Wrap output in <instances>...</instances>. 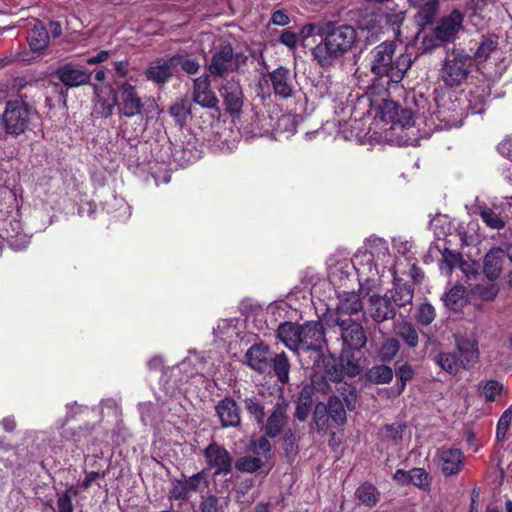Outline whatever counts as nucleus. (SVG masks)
I'll list each match as a JSON object with an SVG mask.
<instances>
[{"instance_id":"obj_1","label":"nucleus","mask_w":512,"mask_h":512,"mask_svg":"<svg viewBox=\"0 0 512 512\" xmlns=\"http://www.w3.org/2000/svg\"><path fill=\"white\" fill-rule=\"evenodd\" d=\"M321 40L311 49L313 60L322 68L331 67L356 43V29L349 24L328 21L318 29Z\"/></svg>"},{"instance_id":"obj_2","label":"nucleus","mask_w":512,"mask_h":512,"mask_svg":"<svg viewBox=\"0 0 512 512\" xmlns=\"http://www.w3.org/2000/svg\"><path fill=\"white\" fill-rule=\"evenodd\" d=\"M396 47L394 41H384L370 52L371 72L380 78L386 77L387 85L399 83L412 64L408 54L395 56Z\"/></svg>"},{"instance_id":"obj_3","label":"nucleus","mask_w":512,"mask_h":512,"mask_svg":"<svg viewBox=\"0 0 512 512\" xmlns=\"http://www.w3.org/2000/svg\"><path fill=\"white\" fill-rule=\"evenodd\" d=\"M116 87L111 88L112 100L118 109L121 117L132 118L140 116L149 122L159 116L160 110L154 98L148 97L143 100L134 85L129 82L115 83Z\"/></svg>"},{"instance_id":"obj_4","label":"nucleus","mask_w":512,"mask_h":512,"mask_svg":"<svg viewBox=\"0 0 512 512\" xmlns=\"http://www.w3.org/2000/svg\"><path fill=\"white\" fill-rule=\"evenodd\" d=\"M35 114L37 111L31 104L20 100H9L1 116L2 127L7 134L14 137L20 136L27 131Z\"/></svg>"},{"instance_id":"obj_5","label":"nucleus","mask_w":512,"mask_h":512,"mask_svg":"<svg viewBox=\"0 0 512 512\" xmlns=\"http://www.w3.org/2000/svg\"><path fill=\"white\" fill-rule=\"evenodd\" d=\"M472 65V56L463 50L453 49L444 58L440 78L448 87L459 86L468 78Z\"/></svg>"},{"instance_id":"obj_6","label":"nucleus","mask_w":512,"mask_h":512,"mask_svg":"<svg viewBox=\"0 0 512 512\" xmlns=\"http://www.w3.org/2000/svg\"><path fill=\"white\" fill-rule=\"evenodd\" d=\"M325 331L319 321H309L301 325L300 354H309V358L321 357L326 348Z\"/></svg>"},{"instance_id":"obj_7","label":"nucleus","mask_w":512,"mask_h":512,"mask_svg":"<svg viewBox=\"0 0 512 512\" xmlns=\"http://www.w3.org/2000/svg\"><path fill=\"white\" fill-rule=\"evenodd\" d=\"M374 253L370 251L365 253L361 258L356 257L352 262V267L357 272L359 282V294L362 297L371 296L378 286L379 278L378 270L373 263Z\"/></svg>"},{"instance_id":"obj_8","label":"nucleus","mask_w":512,"mask_h":512,"mask_svg":"<svg viewBox=\"0 0 512 512\" xmlns=\"http://www.w3.org/2000/svg\"><path fill=\"white\" fill-rule=\"evenodd\" d=\"M207 467L214 469V476L228 475L233 470V458L230 452L216 441H212L203 451Z\"/></svg>"},{"instance_id":"obj_9","label":"nucleus","mask_w":512,"mask_h":512,"mask_svg":"<svg viewBox=\"0 0 512 512\" xmlns=\"http://www.w3.org/2000/svg\"><path fill=\"white\" fill-rule=\"evenodd\" d=\"M335 323L340 330L342 348L362 350L366 346L367 336L361 323L354 321L351 317L347 319L337 317Z\"/></svg>"},{"instance_id":"obj_10","label":"nucleus","mask_w":512,"mask_h":512,"mask_svg":"<svg viewBox=\"0 0 512 512\" xmlns=\"http://www.w3.org/2000/svg\"><path fill=\"white\" fill-rule=\"evenodd\" d=\"M436 457L445 477L459 474L465 466V456L459 448L442 446L437 449Z\"/></svg>"},{"instance_id":"obj_11","label":"nucleus","mask_w":512,"mask_h":512,"mask_svg":"<svg viewBox=\"0 0 512 512\" xmlns=\"http://www.w3.org/2000/svg\"><path fill=\"white\" fill-rule=\"evenodd\" d=\"M234 57L232 44L229 41L221 42L211 56L209 73L214 77L223 78L228 72H232Z\"/></svg>"},{"instance_id":"obj_12","label":"nucleus","mask_w":512,"mask_h":512,"mask_svg":"<svg viewBox=\"0 0 512 512\" xmlns=\"http://www.w3.org/2000/svg\"><path fill=\"white\" fill-rule=\"evenodd\" d=\"M464 14L453 9L448 15L442 16L436 26L437 39L443 40L445 44L455 41L460 31L464 30Z\"/></svg>"},{"instance_id":"obj_13","label":"nucleus","mask_w":512,"mask_h":512,"mask_svg":"<svg viewBox=\"0 0 512 512\" xmlns=\"http://www.w3.org/2000/svg\"><path fill=\"white\" fill-rule=\"evenodd\" d=\"M92 75V72L73 63L60 65L54 71V76L66 89L90 84Z\"/></svg>"},{"instance_id":"obj_14","label":"nucleus","mask_w":512,"mask_h":512,"mask_svg":"<svg viewBox=\"0 0 512 512\" xmlns=\"http://www.w3.org/2000/svg\"><path fill=\"white\" fill-rule=\"evenodd\" d=\"M381 117L384 121L399 125L402 128L411 127L415 123V112L409 107H403L394 100H385L381 106Z\"/></svg>"},{"instance_id":"obj_15","label":"nucleus","mask_w":512,"mask_h":512,"mask_svg":"<svg viewBox=\"0 0 512 512\" xmlns=\"http://www.w3.org/2000/svg\"><path fill=\"white\" fill-rule=\"evenodd\" d=\"M225 111L232 117H239L244 105V94L241 85L235 81H227L220 89Z\"/></svg>"},{"instance_id":"obj_16","label":"nucleus","mask_w":512,"mask_h":512,"mask_svg":"<svg viewBox=\"0 0 512 512\" xmlns=\"http://www.w3.org/2000/svg\"><path fill=\"white\" fill-rule=\"evenodd\" d=\"M287 408L288 405L284 401H277L274 404L271 413L266 419L264 418V425H260L266 432V436L274 439L284 433L288 423Z\"/></svg>"},{"instance_id":"obj_17","label":"nucleus","mask_w":512,"mask_h":512,"mask_svg":"<svg viewBox=\"0 0 512 512\" xmlns=\"http://www.w3.org/2000/svg\"><path fill=\"white\" fill-rule=\"evenodd\" d=\"M192 98L202 108L219 111V99L211 89L208 75L194 79Z\"/></svg>"},{"instance_id":"obj_18","label":"nucleus","mask_w":512,"mask_h":512,"mask_svg":"<svg viewBox=\"0 0 512 512\" xmlns=\"http://www.w3.org/2000/svg\"><path fill=\"white\" fill-rule=\"evenodd\" d=\"M366 313L374 322L382 323L393 319L396 316V309L390 298L386 295L372 294L368 298Z\"/></svg>"},{"instance_id":"obj_19","label":"nucleus","mask_w":512,"mask_h":512,"mask_svg":"<svg viewBox=\"0 0 512 512\" xmlns=\"http://www.w3.org/2000/svg\"><path fill=\"white\" fill-rule=\"evenodd\" d=\"M215 412L222 428H237L241 425V410L232 397L226 396L219 400Z\"/></svg>"},{"instance_id":"obj_20","label":"nucleus","mask_w":512,"mask_h":512,"mask_svg":"<svg viewBox=\"0 0 512 512\" xmlns=\"http://www.w3.org/2000/svg\"><path fill=\"white\" fill-rule=\"evenodd\" d=\"M273 353L263 343L253 344L246 352L247 365L258 373H270V362Z\"/></svg>"},{"instance_id":"obj_21","label":"nucleus","mask_w":512,"mask_h":512,"mask_svg":"<svg viewBox=\"0 0 512 512\" xmlns=\"http://www.w3.org/2000/svg\"><path fill=\"white\" fill-rule=\"evenodd\" d=\"M311 360L314 368L323 369L322 378L326 382H342L345 375L339 358L336 359L331 354H325V351H323L321 357L318 358L315 356Z\"/></svg>"},{"instance_id":"obj_22","label":"nucleus","mask_w":512,"mask_h":512,"mask_svg":"<svg viewBox=\"0 0 512 512\" xmlns=\"http://www.w3.org/2000/svg\"><path fill=\"white\" fill-rule=\"evenodd\" d=\"M274 94L281 99H288L293 96L294 86L287 67L279 66L268 73Z\"/></svg>"},{"instance_id":"obj_23","label":"nucleus","mask_w":512,"mask_h":512,"mask_svg":"<svg viewBox=\"0 0 512 512\" xmlns=\"http://www.w3.org/2000/svg\"><path fill=\"white\" fill-rule=\"evenodd\" d=\"M507 252L500 247L492 248L484 257L483 272L489 280L497 279L503 267Z\"/></svg>"},{"instance_id":"obj_24","label":"nucleus","mask_w":512,"mask_h":512,"mask_svg":"<svg viewBox=\"0 0 512 512\" xmlns=\"http://www.w3.org/2000/svg\"><path fill=\"white\" fill-rule=\"evenodd\" d=\"M361 356V350L351 348L341 349L339 361L345 376L353 378L361 374Z\"/></svg>"},{"instance_id":"obj_25","label":"nucleus","mask_w":512,"mask_h":512,"mask_svg":"<svg viewBox=\"0 0 512 512\" xmlns=\"http://www.w3.org/2000/svg\"><path fill=\"white\" fill-rule=\"evenodd\" d=\"M433 113L440 122L448 127L457 126L463 118V109L454 101L439 104Z\"/></svg>"},{"instance_id":"obj_26","label":"nucleus","mask_w":512,"mask_h":512,"mask_svg":"<svg viewBox=\"0 0 512 512\" xmlns=\"http://www.w3.org/2000/svg\"><path fill=\"white\" fill-rule=\"evenodd\" d=\"M277 337L282 341L290 350L299 353L301 344V325L293 322L281 323L277 329Z\"/></svg>"},{"instance_id":"obj_27","label":"nucleus","mask_w":512,"mask_h":512,"mask_svg":"<svg viewBox=\"0 0 512 512\" xmlns=\"http://www.w3.org/2000/svg\"><path fill=\"white\" fill-rule=\"evenodd\" d=\"M49 33L40 20H35L34 26L28 31L27 42L31 51L34 53H41L49 44Z\"/></svg>"},{"instance_id":"obj_28","label":"nucleus","mask_w":512,"mask_h":512,"mask_svg":"<svg viewBox=\"0 0 512 512\" xmlns=\"http://www.w3.org/2000/svg\"><path fill=\"white\" fill-rule=\"evenodd\" d=\"M314 392V386L311 384L304 385L300 390L298 397L295 401L296 409L294 412V417L297 420L301 422L307 420L308 416L311 413Z\"/></svg>"},{"instance_id":"obj_29","label":"nucleus","mask_w":512,"mask_h":512,"mask_svg":"<svg viewBox=\"0 0 512 512\" xmlns=\"http://www.w3.org/2000/svg\"><path fill=\"white\" fill-rule=\"evenodd\" d=\"M455 344V353H458V358L462 360L464 367L468 369L470 363L476 362L479 357L477 342L464 337H456Z\"/></svg>"},{"instance_id":"obj_30","label":"nucleus","mask_w":512,"mask_h":512,"mask_svg":"<svg viewBox=\"0 0 512 512\" xmlns=\"http://www.w3.org/2000/svg\"><path fill=\"white\" fill-rule=\"evenodd\" d=\"M394 368L396 385L393 388V392L395 396H401L405 392L407 384L414 379L416 371L407 361H396Z\"/></svg>"},{"instance_id":"obj_31","label":"nucleus","mask_w":512,"mask_h":512,"mask_svg":"<svg viewBox=\"0 0 512 512\" xmlns=\"http://www.w3.org/2000/svg\"><path fill=\"white\" fill-rule=\"evenodd\" d=\"M439 0H428L422 2L414 16L415 23L419 27V32L424 30L428 25L434 22V19L439 11Z\"/></svg>"},{"instance_id":"obj_32","label":"nucleus","mask_w":512,"mask_h":512,"mask_svg":"<svg viewBox=\"0 0 512 512\" xmlns=\"http://www.w3.org/2000/svg\"><path fill=\"white\" fill-rule=\"evenodd\" d=\"M362 296L355 292L344 291L339 295V304L337 306L338 314H347L352 316L363 310Z\"/></svg>"},{"instance_id":"obj_33","label":"nucleus","mask_w":512,"mask_h":512,"mask_svg":"<svg viewBox=\"0 0 512 512\" xmlns=\"http://www.w3.org/2000/svg\"><path fill=\"white\" fill-rule=\"evenodd\" d=\"M391 297L393 305L397 307L411 304L414 297V287L410 283L403 282L402 279H395Z\"/></svg>"},{"instance_id":"obj_34","label":"nucleus","mask_w":512,"mask_h":512,"mask_svg":"<svg viewBox=\"0 0 512 512\" xmlns=\"http://www.w3.org/2000/svg\"><path fill=\"white\" fill-rule=\"evenodd\" d=\"M441 299L449 310L459 312L467 303L466 289L463 285H455Z\"/></svg>"},{"instance_id":"obj_35","label":"nucleus","mask_w":512,"mask_h":512,"mask_svg":"<svg viewBox=\"0 0 512 512\" xmlns=\"http://www.w3.org/2000/svg\"><path fill=\"white\" fill-rule=\"evenodd\" d=\"M380 495L377 487L370 482L362 483L355 491V496L359 503L367 508L375 507L380 500Z\"/></svg>"},{"instance_id":"obj_36","label":"nucleus","mask_w":512,"mask_h":512,"mask_svg":"<svg viewBox=\"0 0 512 512\" xmlns=\"http://www.w3.org/2000/svg\"><path fill=\"white\" fill-rule=\"evenodd\" d=\"M435 363L449 374L456 375L461 369H466L458 353L440 352L434 357Z\"/></svg>"},{"instance_id":"obj_37","label":"nucleus","mask_w":512,"mask_h":512,"mask_svg":"<svg viewBox=\"0 0 512 512\" xmlns=\"http://www.w3.org/2000/svg\"><path fill=\"white\" fill-rule=\"evenodd\" d=\"M393 376V369L384 363L372 366L366 373L367 381L375 385L389 384Z\"/></svg>"},{"instance_id":"obj_38","label":"nucleus","mask_w":512,"mask_h":512,"mask_svg":"<svg viewBox=\"0 0 512 512\" xmlns=\"http://www.w3.org/2000/svg\"><path fill=\"white\" fill-rule=\"evenodd\" d=\"M244 407L256 424L264 425V418L266 417L264 400L258 396H250L244 399Z\"/></svg>"},{"instance_id":"obj_39","label":"nucleus","mask_w":512,"mask_h":512,"mask_svg":"<svg viewBox=\"0 0 512 512\" xmlns=\"http://www.w3.org/2000/svg\"><path fill=\"white\" fill-rule=\"evenodd\" d=\"M271 371H274L281 383L285 384L289 381L290 362L284 352L272 355L270 362Z\"/></svg>"},{"instance_id":"obj_40","label":"nucleus","mask_w":512,"mask_h":512,"mask_svg":"<svg viewBox=\"0 0 512 512\" xmlns=\"http://www.w3.org/2000/svg\"><path fill=\"white\" fill-rule=\"evenodd\" d=\"M498 46V36L495 34L483 35L481 41L472 56L473 60L478 63L486 61L491 53Z\"/></svg>"},{"instance_id":"obj_41","label":"nucleus","mask_w":512,"mask_h":512,"mask_svg":"<svg viewBox=\"0 0 512 512\" xmlns=\"http://www.w3.org/2000/svg\"><path fill=\"white\" fill-rule=\"evenodd\" d=\"M174 67L170 65V57H168L162 64L150 66L147 69L146 76L158 84L166 83L173 75Z\"/></svg>"},{"instance_id":"obj_42","label":"nucleus","mask_w":512,"mask_h":512,"mask_svg":"<svg viewBox=\"0 0 512 512\" xmlns=\"http://www.w3.org/2000/svg\"><path fill=\"white\" fill-rule=\"evenodd\" d=\"M170 65H173L174 69L180 66L181 71L188 75L197 74L200 70V63L197 58L188 57L181 52L170 56Z\"/></svg>"},{"instance_id":"obj_43","label":"nucleus","mask_w":512,"mask_h":512,"mask_svg":"<svg viewBox=\"0 0 512 512\" xmlns=\"http://www.w3.org/2000/svg\"><path fill=\"white\" fill-rule=\"evenodd\" d=\"M299 437H297L296 432L288 428L284 431L283 434V450L284 456L287 462L292 463L295 461L296 456L299 454L300 448L298 445Z\"/></svg>"},{"instance_id":"obj_44","label":"nucleus","mask_w":512,"mask_h":512,"mask_svg":"<svg viewBox=\"0 0 512 512\" xmlns=\"http://www.w3.org/2000/svg\"><path fill=\"white\" fill-rule=\"evenodd\" d=\"M329 411L330 418L339 426L347 421L346 410L342 400L338 396H330L325 404Z\"/></svg>"},{"instance_id":"obj_45","label":"nucleus","mask_w":512,"mask_h":512,"mask_svg":"<svg viewBox=\"0 0 512 512\" xmlns=\"http://www.w3.org/2000/svg\"><path fill=\"white\" fill-rule=\"evenodd\" d=\"M505 390L504 385L494 379L488 381H481L478 384V391L483 395L486 402H494L497 396H500Z\"/></svg>"},{"instance_id":"obj_46","label":"nucleus","mask_w":512,"mask_h":512,"mask_svg":"<svg viewBox=\"0 0 512 512\" xmlns=\"http://www.w3.org/2000/svg\"><path fill=\"white\" fill-rule=\"evenodd\" d=\"M264 466V462L259 457L244 455L236 459L234 467L242 473H254Z\"/></svg>"},{"instance_id":"obj_47","label":"nucleus","mask_w":512,"mask_h":512,"mask_svg":"<svg viewBox=\"0 0 512 512\" xmlns=\"http://www.w3.org/2000/svg\"><path fill=\"white\" fill-rule=\"evenodd\" d=\"M400 349V342L394 338L385 339L378 349V357L383 362L392 361L398 354Z\"/></svg>"},{"instance_id":"obj_48","label":"nucleus","mask_w":512,"mask_h":512,"mask_svg":"<svg viewBox=\"0 0 512 512\" xmlns=\"http://www.w3.org/2000/svg\"><path fill=\"white\" fill-rule=\"evenodd\" d=\"M337 390L340 396L342 397L344 407L349 411H354L356 409L358 402V394L356 387L353 384H348L344 382L340 385V387Z\"/></svg>"},{"instance_id":"obj_49","label":"nucleus","mask_w":512,"mask_h":512,"mask_svg":"<svg viewBox=\"0 0 512 512\" xmlns=\"http://www.w3.org/2000/svg\"><path fill=\"white\" fill-rule=\"evenodd\" d=\"M329 411L325 403L318 402L313 411V422L319 433L325 434L329 428Z\"/></svg>"},{"instance_id":"obj_50","label":"nucleus","mask_w":512,"mask_h":512,"mask_svg":"<svg viewBox=\"0 0 512 512\" xmlns=\"http://www.w3.org/2000/svg\"><path fill=\"white\" fill-rule=\"evenodd\" d=\"M435 318L436 310L432 304L424 302L417 307L415 319L420 325L428 326L435 320Z\"/></svg>"},{"instance_id":"obj_51","label":"nucleus","mask_w":512,"mask_h":512,"mask_svg":"<svg viewBox=\"0 0 512 512\" xmlns=\"http://www.w3.org/2000/svg\"><path fill=\"white\" fill-rule=\"evenodd\" d=\"M186 485L188 488L189 493L194 492H200L203 491L205 488L209 486V480L207 478L205 470H201L189 478L185 477Z\"/></svg>"},{"instance_id":"obj_52","label":"nucleus","mask_w":512,"mask_h":512,"mask_svg":"<svg viewBox=\"0 0 512 512\" xmlns=\"http://www.w3.org/2000/svg\"><path fill=\"white\" fill-rule=\"evenodd\" d=\"M169 113L174 118L175 123L183 128L190 114V109L187 107L185 100H180L170 107Z\"/></svg>"},{"instance_id":"obj_53","label":"nucleus","mask_w":512,"mask_h":512,"mask_svg":"<svg viewBox=\"0 0 512 512\" xmlns=\"http://www.w3.org/2000/svg\"><path fill=\"white\" fill-rule=\"evenodd\" d=\"M185 476L182 479H173L172 487L169 491V499L170 500H180L186 501L189 498V491L187 485L185 484Z\"/></svg>"},{"instance_id":"obj_54","label":"nucleus","mask_w":512,"mask_h":512,"mask_svg":"<svg viewBox=\"0 0 512 512\" xmlns=\"http://www.w3.org/2000/svg\"><path fill=\"white\" fill-rule=\"evenodd\" d=\"M411 483L423 490H428L431 485V477L424 468H413L410 470Z\"/></svg>"},{"instance_id":"obj_55","label":"nucleus","mask_w":512,"mask_h":512,"mask_svg":"<svg viewBox=\"0 0 512 512\" xmlns=\"http://www.w3.org/2000/svg\"><path fill=\"white\" fill-rule=\"evenodd\" d=\"M398 334L410 348H415L418 345V332L412 324H403L399 328Z\"/></svg>"},{"instance_id":"obj_56","label":"nucleus","mask_w":512,"mask_h":512,"mask_svg":"<svg viewBox=\"0 0 512 512\" xmlns=\"http://www.w3.org/2000/svg\"><path fill=\"white\" fill-rule=\"evenodd\" d=\"M480 216L483 222L492 229H502L505 226L504 220L490 208L481 210Z\"/></svg>"},{"instance_id":"obj_57","label":"nucleus","mask_w":512,"mask_h":512,"mask_svg":"<svg viewBox=\"0 0 512 512\" xmlns=\"http://www.w3.org/2000/svg\"><path fill=\"white\" fill-rule=\"evenodd\" d=\"M116 107L115 102H108L106 99H99L95 103L93 114L97 118H108L113 114Z\"/></svg>"},{"instance_id":"obj_58","label":"nucleus","mask_w":512,"mask_h":512,"mask_svg":"<svg viewBox=\"0 0 512 512\" xmlns=\"http://www.w3.org/2000/svg\"><path fill=\"white\" fill-rule=\"evenodd\" d=\"M511 413L509 410L504 411L498 420L496 427V439L503 442L506 439L507 432L510 426Z\"/></svg>"},{"instance_id":"obj_59","label":"nucleus","mask_w":512,"mask_h":512,"mask_svg":"<svg viewBox=\"0 0 512 512\" xmlns=\"http://www.w3.org/2000/svg\"><path fill=\"white\" fill-rule=\"evenodd\" d=\"M499 292L498 287L494 283L478 284L476 286L477 295L484 301H492Z\"/></svg>"},{"instance_id":"obj_60","label":"nucleus","mask_w":512,"mask_h":512,"mask_svg":"<svg viewBox=\"0 0 512 512\" xmlns=\"http://www.w3.org/2000/svg\"><path fill=\"white\" fill-rule=\"evenodd\" d=\"M436 37H437V32L435 29H433V32L431 34L424 35L423 39L421 41L420 49L423 52H428L435 48L444 46L445 42L443 40L437 39Z\"/></svg>"},{"instance_id":"obj_61","label":"nucleus","mask_w":512,"mask_h":512,"mask_svg":"<svg viewBox=\"0 0 512 512\" xmlns=\"http://www.w3.org/2000/svg\"><path fill=\"white\" fill-rule=\"evenodd\" d=\"M269 438V436H266V432H264V435L252 442L255 447V452L257 454H263L266 459L270 458L272 452V445L268 440Z\"/></svg>"},{"instance_id":"obj_62","label":"nucleus","mask_w":512,"mask_h":512,"mask_svg":"<svg viewBox=\"0 0 512 512\" xmlns=\"http://www.w3.org/2000/svg\"><path fill=\"white\" fill-rule=\"evenodd\" d=\"M39 93L40 89L38 81L32 80L17 100L30 104V102L35 101V98Z\"/></svg>"},{"instance_id":"obj_63","label":"nucleus","mask_w":512,"mask_h":512,"mask_svg":"<svg viewBox=\"0 0 512 512\" xmlns=\"http://www.w3.org/2000/svg\"><path fill=\"white\" fill-rule=\"evenodd\" d=\"M279 42L288 47L290 50H295L299 42V36L297 33L285 29L280 34Z\"/></svg>"},{"instance_id":"obj_64","label":"nucleus","mask_w":512,"mask_h":512,"mask_svg":"<svg viewBox=\"0 0 512 512\" xmlns=\"http://www.w3.org/2000/svg\"><path fill=\"white\" fill-rule=\"evenodd\" d=\"M200 512H219V499L210 494L202 499L199 506Z\"/></svg>"}]
</instances>
